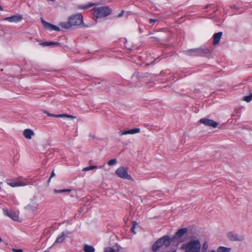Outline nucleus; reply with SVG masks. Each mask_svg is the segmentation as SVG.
I'll list each match as a JSON object with an SVG mask.
<instances>
[{"label":"nucleus","mask_w":252,"mask_h":252,"mask_svg":"<svg viewBox=\"0 0 252 252\" xmlns=\"http://www.w3.org/2000/svg\"><path fill=\"white\" fill-rule=\"evenodd\" d=\"M44 113L45 114H47V115L50 117H57V118H61L63 116V115H60V114L55 115V114H53L52 113H50L46 111H44Z\"/></svg>","instance_id":"nucleus-23"},{"label":"nucleus","mask_w":252,"mask_h":252,"mask_svg":"<svg viewBox=\"0 0 252 252\" xmlns=\"http://www.w3.org/2000/svg\"><path fill=\"white\" fill-rule=\"evenodd\" d=\"M97 168V166L95 165H92L89 167H85L83 169V171H87L90 170H93L94 169H96Z\"/></svg>","instance_id":"nucleus-24"},{"label":"nucleus","mask_w":252,"mask_h":252,"mask_svg":"<svg viewBox=\"0 0 252 252\" xmlns=\"http://www.w3.org/2000/svg\"><path fill=\"white\" fill-rule=\"evenodd\" d=\"M70 191H71V190L69 189H61V190H57V189L54 190V192L56 193H62V192H70Z\"/></svg>","instance_id":"nucleus-26"},{"label":"nucleus","mask_w":252,"mask_h":252,"mask_svg":"<svg viewBox=\"0 0 252 252\" xmlns=\"http://www.w3.org/2000/svg\"><path fill=\"white\" fill-rule=\"evenodd\" d=\"M201 244L198 239L191 240L181 247L184 252H200Z\"/></svg>","instance_id":"nucleus-2"},{"label":"nucleus","mask_w":252,"mask_h":252,"mask_svg":"<svg viewBox=\"0 0 252 252\" xmlns=\"http://www.w3.org/2000/svg\"><path fill=\"white\" fill-rule=\"evenodd\" d=\"M60 25L64 29H69L72 27V25L70 22V20H68V22H61L60 24Z\"/></svg>","instance_id":"nucleus-18"},{"label":"nucleus","mask_w":252,"mask_h":252,"mask_svg":"<svg viewBox=\"0 0 252 252\" xmlns=\"http://www.w3.org/2000/svg\"><path fill=\"white\" fill-rule=\"evenodd\" d=\"M104 252H115V250L112 248L107 247L104 249Z\"/></svg>","instance_id":"nucleus-29"},{"label":"nucleus","mask_w":252,"mask_h":252,"mask_svg":"<svg viewBox=\"0 0 252 252\" xmlns=\"http://www.w3.org/2000/svg\"><path fill=\"white\" fill-rule=\"evenodd\" d=\"M124 11H122L117 16V17L118 18V17H121L123 16L124 15Z\"/></svg>","instance_id":"nucleus-34"},{"label":"nucleus","mask_w":252,"mask_h":252,"mask_svg":"<svg viewBox=\"0 0 252 252\" xmlns=\"http://www.w3.org/2000/svg\"><path fill=\"white\" fill-rule=\"evenodd\" d=\"M222 35V32H219L214 34L213 43L214 45H217L219 43Z\"/></svg>","instance_id":"nucleus-13"},{"label":"nucleus","mask_w":252,"mask_h":252,"mask_svg":"<svg viewBox=\"0 0 252 252\" xmlns=\"http://www.w3.org/2000/svg\"><path fill=\"white\" fill-rule=\"evenodd\" d=\"M34 134L33 131L30 129H26L23 131L24 136L28 139H31Z\"/></svg>","instance_id":"nucleus-15"},{"label":"nucleus","mask_w":252,"mask_h":252,"mask_svg":"<svg viewBox=\"0 0 252 252\" xmlns=\"http://www.w3.org/2000/svg\"><path fill=\"white\" fill-rule=\"evenodd\" d=\"M95 4L94 3H89V4H87V5H80L79 6V7L81 9H88L94 5Z\"/></svg>","instance_id":"nucleus-22"},{"label":"nucleus","mask_w":252,"mask_h":252,"mask_svg":"<svg viewBox=\"0 0 252 252\" xmlns=\"http://www.w3.org/2000/svg\"><path fill=\"white\" fill-rule=\"evenodd\" d=\"M7 185H8L9 186L12 187H19V186H25V184L23 182H22L20 181H7L6 182Z\"/></svg>","instance_id":"nucleus-11"},{"label":"nucleus","mask_w":252,"mask_h":252,"mask_svg":"<svg viewBox=\"0 0 252 252\" xmlns=\"http://www.w3.org/2000/svg\"><path fill=\"white\" fill-rule=\"evenodd\" d=\"M209 53L210 50L205 47L192 49L184 51V53L188 56H202Z\"/></svg>","instance_id":"nucleus-4"},{"label":"nucleus","mask_w":252,"mask_h":252,"mask_svg":"<svg viewBox=\"0 0 252 252\" xmlns=\"http://www.w3.org/2000/svg\"><path fill=\"white\" fill-rule=\"evenodd\" d=\"M187 228H184L180 229L176 233L175 235L171 239L170 237L168 235L164 236L161 238L158 239L152 247L153 251L157 252L161 247L165 246L167 247L170 246L172 241H177L178 242L183 241L182 239L183 236L187 233Z\"/></svg>","instance_id":"nucleus-1"},{"label":"nucleus","mask_w":252,"mask_h":252,"mask_svg":"<svg viewBox=\"0 0 252 252\" xmlns=\"http://www.w3.org/2000/svg\"><path fill=\"white\" fill-rule=\"evenodd\" d=\"M208 6H209V5H207V6H206V8H208Z\"/></svg>","instance_id":"nucleus-39"},{"label":"nucleus","mask_w":252,"mask_h":252,"mask_svg":"<svg viewBox=\"0 0 252 252\" xmlns=\"http://www.w3.org/2000/svg\"><path fill=\"white\" fill-rule=\"evenodd\" d=\"M83 250L85 252H94L95 251V249L93 246L87 244L84 245Z\"/></svg>","instance_id":"nucleus-17"},{"label":"nucleus","mask_w":252,"mask_h":252,"mask_svg":"<svg viewBox=\"0 0 252 252\" xmlns=\"http://www.w3.org/2000/svg\"><path fill=\"white\" fill-rule=\"evenodd\" d=\"M22 19V16L20 15H15L11 17H6L3 20L7 21L10 22H17L21 21Z\"/></svg>","instance_id":"nucleus-10"},{"label":"nucleus","mask_w":252,"mask_h":252,"mask_svg":"<svg viewBox=\"0 0 252 252\" xmlns=\"http://www.w3.org/2000/svg\"><path fill=\"white\" fill-rule=\"evenodd\" d=\"M137 224V223H136L135 222H134V223H133V225L131 228V230L134 234H136V232L134 231V229L135 228V225Z\"/></svg>","instance_id":"nucleus-30"},{"label":"nucleus","mask_w":252,"mask_h":252,"mask_svg":"<svg viewBox=\"0 0 252 252\" xmlns=\"http://www.w3.org/2000/svg\"><path fill=\"white\" fill-rule=\"evenodd\" d=\"M252 99V94L248 96H246L244 97L243 100L248 102H250Z\"/></svg>","instance_id":"nucleus-28"},{"label":"nucleus","mask_w":252,"mask_h":252,"mask_svg":"<svg viewBox=\"0 0 252 252\" xmlns=\"http://www.w3.org/2000/svg\"><path fill=\"white\" fill-rule=\"evenodd\" d=\"M72 26H78L83 23V16L81 14H77L69 18Z\"/></svg>","instance_id":"nucleus-6"},{"label":"nucleus","mask_w":252,"mask_h":252,"mask_svg":"<svg viewBox=\"0 0 252 252\" xmlns=\"http://www.w3.org/2000/svg\"><path fill=\"white\" fill-rule=\"evenodd\" d=\"M116 175L122 179L133 180L130 175L127 173V169L123 166L119 167L115 171Z\"/></svg>","instance_id":"nucleus-5"},{"label":"nucleus","mask_w":252,"mask_h":252,"mask_svg":"<svg viewBox=\"0 0 252 252\" xmlns=\"http://www.w3.org/2000/svg\"><path fill=\"white\" fill-rule=\"evenodd\" d=\"M117 162V161L116 159H112L108 162V165L109 166H112L115 165Z\"/></svg>","instance_id":"nucleus-27"},{"label":"nucleus","mask_w":252,"mask_h":252,"mask_svg":"<svg viewBox=\"0 0 252 252\" xmlns=\"http://www.w3.org/2000/svg\"><path fill=\"white\" fill-rule=\"evenodd\" d=\"M157 21V19H150L149 20V22L150 23H155V22H156Z\"/></svg>","instance_id":"nucleus-33"},{"label":"nucleus","mask_w":252,"mask_h":252,"mask_svg":"<svg viewBox=\"0 0 252 252\" xmlns=\"http://www.w3.org/2000/svg\"><path fill=\"white\" fill-rule=\"evenodd\" d=\"M228 239L232 241H242L243 237L241 235L232 232H229L227 234Z\"/></svg>","instance_id":"nucleus-9"},{"label":"nucleus","mask_w":252,"mask_h":252,"mask_svg":"<svg viewBox=\"0 0 252 252\" xmlns=\"http://www.w3.org/2000/svg\"><path fill=\"white\" fill-rule=\"evenodd\" d=\"M140 131V128H135L133 129H131L130 130H126L124 131H122L121 133H120V135H126V134H133L135 133H137L139 132Z\"/></svg>","instance_id":"nucleus-12"},{"label":"nucleus","mask_w":252,"mask_h":252,"mask_svg":"<svg viewBox=\"0 0 252 252\" xmlns=\"http://www.w3.org/2000/svg\"><path fill=\"white\" fill-rule=\"evenodd\" d=\"M3 10V8L2 7V6L0 5V11H2Z\"/></svg>","instance_id":"nucleus-37"},{"label":"nucleus","mask_w":252,"mask_h":252,"mask_svg":"<svg viewBox=\"0 0 252 252\" xmlns=\"http://www.w3.org/2000/svg\"><path fill=\"white\" fill-rule=\"evenodd\" d=\"M44 252H46V251H44Z\"/></svg>","instance_id":"nucleus-40"},{"label":"nucleus","mask_w":252,"mask_h":252,"mask_svg":"<svg viewBox=\"0 0 252 252\" xmlns=\"http://www.w3.org/2000/svg\"><path fill=\"white\" fill-rule=\"evenodd\" d=\"M65 235L63 232L62 233L61 236H59L56 240L55 243H61L65 240Z\"/></svg>","instance_id":"nucleus-19"},{"label":"nucleus","mask_w":252,"mask_h":252,"mask_svg":"<svg viewBox=\"0 0 252 252\" xmlns=\"http://www.w3.org/2000/svg\"><path fill=\"white\" fill-rule=\"evenodd\" d=\"M60 115H63L62 117H67V118H75V117L73 116L72 115H68V114H60Z\"/></svg>","instance_id":"nucleus-31"},{"label":"nucleus","mask_w":252,"mask_h":252,"mask_svg":"<svg viewBox=\"0 0 252 252\" xmlns=\"http://www.w3.org/2000/svg\"><path fill=\"white\" fill-rule=\"evenodd\" d=\"M208 248V245L207 242H204L202 246V252H207Z\"/></svg>","instance_id":"nucleus-25"},{"label":"nucleus","mask_w":252,"mask_h":252,"mask_svg":"<svg viewBox=\"0 0 252 252\" xmlns=\"http://www.w3.org/2000/svg\"><path fill=\"white\" fill-rule=\"evenodd\" d=\"M54 176H55V173H54V171H53V172H52V174H51V176H50V178H49V181H50L51 178H52L53 177H54Z\"/></svg>","instance_id":"nucleus-35"},{"label":"nucleus","mask_w":252,"mask_h":252,"mask_svg":"<svg viewBox=\"0 0 252 252\" xmlns=\"http://www.w3.org/2000/svg\"><path fill=\"white\" fill-rule=\"evenodd\" d=\"M12 251L13 252H23V250L22 249H12Z\"/></svg>","instance_id":"nucleus-32"},{"label":"nucleus","mask_w":252,"mask_h":252,"mask_svg":"<svg viewBox=\"0 0 252 252\" xmlns=\"http://www.w3.org/2000/svg\"><path fill=\"white\" fill-rule=\"evenodd\" d=\"M41 22L44 26V27L50 31H60V29L59 27L52 25L45 21H44L42 18H41Z\"/></svg>","instance_id":"nucleus-8"},{"label":"nucleus","mask_w":252,"mask_h":252,"mask_svg":"<svg viewBox=\"0 0 252 252\" xmlns=\"http://www.w3.org/2000/svg\"><path fill=\"white\" fill-rule=\"evenodd\" d=\"M41 45H43V46H50V45H56V46H57V45H59L60 43L57 42H49V41H48V42H43V43H41Z\"/></svg>","instance_id":"nucleus-21"},{"label":"nucleus","mask_w":252,"mask_h":252,"mask_svg":"<svg viewBox=\"0 0 252 252\" xmlns=\"http://www.w3.org/2000/svg\"><path fill=\"white\" fill-rule=\"evenodd\" d=\"M231 250L229 248L220 246L217 249V252H230Z\"/></svg>","instance_id":"nucleus-20"},{"label":"nucleus","mask_w":252,"mask_h":252,"mask_svg":"<svg viewBox=\"0 0 252 252\" xmlns=\"http://www.w3.org/2000/svg\"><path fill=\"white\" fill-rule=\"evenodd\" d=\"M209 252H217V251H215L213 250V251H210Z\"/></svg>","instance_id":"nucleus-38"},{"label":"nucleus","mask_w":252,"mask_h":252,"mask_svg":"<svg viewBox=\"0 0 252 252\" xmlns=\"http://www.w3.org/2000/svg\"><path fill=\"white\" fill-rule=\"evenodd\" d=\"M92 11L94 17L96 18H103L109 15L111 12V9L108 6H101L94 8Z\"/></svg>","instance_id":"nucleus-3"},{"label":"nucleus","mask_w":252,"mask_h":252,"mask_svg":"<svg viewBox=\"0 0 252 252\" xmlns=\"http://www.w3.org/2000/svg\"><path fill=\"white\" fill-rule=\"evenodd\" d=\"M230 7L232 9H235L237 8V7L235 5H231Z\"/></svg>","instance_id":"nucleus-36"},{"label":"nucleus","mask_w":252,"mask_h":252,"mask_svg":"<svg viewBox=\"0 0 252 252\" xmlns=\"http://www.w3.org/2000/svg\"><path fill=\"white\" fill-rule=\"evenodd\" d=\"M38 204L35 202H32L31 204L28 205L26 207V209L28 210H30V211H36L38 210Z\"/></svg>","instance_id":"nucleus-14"},{"label":"nucleus","mask_w":252,"mask_h":252,"mask_svg":"<svg viewBox=\"0 0 252 252\" xmlns=\"http://www.w3.org/2000/svg\"><path fill=\"white\" fill-rule=\"evenodd\" d=\"M6 215L14 220H18L19 217L15 212H7Z\"/></svg>","instance_id":"nucleus-16"},{"label":"nucleus","mask_w":252,"mask_h":252,"mask_svg":"<svg viewBox=\"0 0 252 252\" xmlns=\"http://www.w3.org/2000/svg\"><path fill=\"white\" fill-rule=\"evenodd\" d=\"M199 122L201 124H203L205 126L213 127L214 128L216 127L218 123L212 120L208 119L206 118H202L199 120Z\"/></svg>","instance_id":"nucleus-7"}]
</instances>
